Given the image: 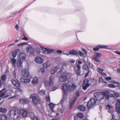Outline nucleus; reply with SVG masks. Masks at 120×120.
I'll use <instances>...</instances> for the list:
<instances>
[{
    "mask_svg": "<svg viewBox=\"0 0 120 120\" xmlns=\"http://www.w3.org/2000/svg\"><path fill=\"white\" fill-rule=\"evenodd\" d=\"M55 87H56L55 86H53L52 87V89L54 91L56 90V89L55 88Z\"/></svg>",
    "mask_w": 120,
    "mask_h": 120,
    "instance_id": "64",
    "label": "nucleus"
},
{
    "mask_svg": "<svg viewBox=\"0 0 120 120\" xmlns=\"http://www.w3.org/2000/svg\"><path fill=\"white\" fill-rule=\"evenodd\" d=\"M25 44V43H20V44H18V46H22V45Z\"/></svg>",
    "mask_w": 120,
    "mask_h": 120,
    "instance_id": "60",
    "label": "nucleus"
},
{
    "mask_svg": "<svg viewBox=\"0 0 120 120\" xmlns=\"http://www.w3.org/2000/svg\"><path fill=\"white\" fill-rule=\"evenodd\" d=\"M108 86L109 87L115 88L116 87V86L112 84H109L108 85Z\"/></svg>",
    "mask_w": 120,
    "mask_h": 120,
    "instance_id": "42",
    "label": "nucleus"
},
{
    "mask_svg": "<svg viewBox=\"0 0 120 120\" xmlns=\"http://www.w3.org/2000/svg\"><path fill=\"white\" fill-rule=\"evenodd\" d=\"M82 50L84 52V53L85 54H87V52L85 50V49H83Z\"/></svg>",
    "mask_w": 120,
    "mask_h": 120,
    "instance_id": "63",
    "label": "nucleus"
},
{
    "mask_svg": "<svg viewBox=\"0 0 120 120\" xmlns=\"http://www.w3.org/2000/svg\"><path fill=\"white\" fill-rule=\"evenodd\" d=\"M27 51L29 52L32 53L34 51V48L31 47H28L27 48Z\"/></svg>",
    "mask_w": 120,
    "mask_h": 120,
    "instance_id": "28",
    "label": "nucleus"
},
{
    "mask_svg": "<svg viewBox=\"0 0 120 120\" xmlns=\"http://www.w3.org/2000/svg\"><path fill=\"white\" fill-rule=\"evenodd\" d=\"M30 98L32 99L33 102L36 105H37L38 104L40 103L41 102L40 99L36 94H31L30 97Z\"/></svg>",
    "mask_w": 120,
    "mask_h": 120,
    "instance_id": "3",
    "label": "nucleus"
},
{
    "mask_svg": "<svg viewBox=\"0 0 120 120\" xmlns=\"http://www.w3.org/2000/svg\"><path fill=\"white\" fill-rule=\"evenodd\" d=\"M89 80L87 79H85L83 81L82 84V86L84 90H86L87 88L90 85V84L89 83Z\"/></svg>",
    "mask_w": 120,
    "mask_h": 120,
    "instance_id": "5",
    "label": "nucleus"
},
{
    "mask_svg": "<svg viewBox=\"0 0 120 120\" xmlns=\"http://www.w3.org/2000/svg\"><path fill=\"white\" fill-rule=\"evenodd\" d=\"M0 120H7V116L4 114H0Z\"/></svg>",
    "mask_w": 120,
    "mask_h": 120,
    "instance_id": "23",
    "label": "nucleus"
},
{
    "mask_svg": "<svg viewBox=\"0 0 120 120\" xmlns=\"http://www.w3.org/2000/svg\"><path fill=\"white\" fill-rule=\"evenodd\" d=\"M11 81L12 83L15 86L19 88L20 87V83L18 80L17 79H13Z\"/></svg>",
    "mask_w": 120,
    "mask_h": 120,
    "instance_id": "10",
    "label": "nucleus"
},
{
    "mask_svg": "<svg viewBox=\"0 0 120 120\" xmlns=\"http://www.w3.org/2000/svg\"><path fill=\"white\" fill-rule=\"evenodd\" d=\"M82 64V62L80 60H79L78 61V64H79V65H80V64Z\"/></svg>",
    "mask_w": 120,
    "mask_h": 120,
    "instance_id": "62",
    "label": "nucleus"
},
{
    "mask_svg": "<svg viewBox=\"0 0 120 120\" xmlns=\"http://www.w3.org/2000/svg\"><path fill=\"white\" fill-rule=\"evenodd\" d=\"M95 98L98 101H100L103 99V95L101 92H96L94 94Z\"/></svg>",
    "mask_w": 120,
    "mask_h": 120,
    "instance_id": "7",
    "label": "nucleus"
},
{
    "mask_svg": "<svg viewBox=\"0 0 120 120\" xmlns=\"http://www.w3.org/2000/svg\"><path fill=\"white\" fill-rule=\"evenodd\" d=\"M117 72L118 73H120V68H119L117 69Z\"/></svg>",
    "mask_w": 120,
    "mask_h": 120,
    "instance_id": "61",
    "label": "nucleus"
},
{
    "mask_svg": "<svg viewBox=\"0 0 120 120\" xmlns=\"http://www.w3.org/2000/svg\"><path fill=\"white\" fill-rule=\"evenodd\" d=\"M10 113L11 117L14 119H17L20 116L19 110L17 109L11 110Z\"/></svg>",
    "mask_w": 120,
    "mask_h": 120,
    "instance_id": "2",
    "label": "nucleus"
},
{
    "mask_svg": "<svg viewBox=\"0 0 120 120\" xmlns=\"http://www.w3.org/2000/svg\"><path fill=\"white\" fill-rule=\"evenodd\" d=\"M76 66L77 68L76 71V74L78 76L80 75V73L81 72V71L80 70L81 67L80 66V65H79L78 64H77L76 65Z\"/></svg>",
    "mask_w": 120,
    "mask_h": 120,
    "instance_id": "16",
    "label": "nucleus"
},
{
    "mask_svg": "<svg viewBox=\"0 0 120 120\" xmlns=\"http://www.w3.org/2000/svg\"><path fill=\"white\" fill-rule=\"evenodd\" d=\"M38 82V78L36 77H34L32 81V83L34 84H37Z\"/></svg>",
    "mask_w": 120,
    "mask_h": 120,
    "instance_id": "26",
    "label": "nucleus"
},
{
    "mask_svg": "<svg viewBox=\"0 0 120 120\" xmlns=\"http://www.w3.org/2000/svg\"><path fill=\"white\" fill-rule=\"evenodd\" d=\"M11 61L14 64H15L16 63V60L15 59L12 58Z\"/></svg>",
    "mask_w": 120,
    "mask_h": 120,
    "instance_id": "46",
    "label": "nucleus"
},
{
    "mask_svg": "<svg viewBox=\"0 0 120 120\" xmlns=\"http://www.w3.org/2000/svg\"><path fill=\"white\" fill-rule=\"evenodd\" d=\"M49 106L50 108V109L53 112L54 111L53 108L55 107V105L52 103H51L49 104Z\"/></svg>",
    "mask_w": 120,
    "mask_h": 120,
    "instance_id": "29",
    "label": "nucleus"
},
{
    "mask_svg": "<svg viewBox=\"0 0 120 120\" xmlns=\"http://www.w3.org/2000/svg\"><path fill=\"white\" fill-rule=\"evenodd\" d=\"M20 51L19 49H17L13 51L12 53V56L13 58H15L17 53V52H19Z\"/></svg>",
    "mask_w": 120,
    "mask_h": 120,
    "instance_id": "22",
    "label": "nucleus"
},
{
    "mask_svg": "<svg viewBox=\"0 0 120 120\" xmlns=\"http://www.w3.org/2000/svg\"><path fill=\"white\" fill-rule=\"evenodd\" d=\"M88 64L89 65V66L90 67L92 68H93V64L90 63V62H89L88 63Z\"/></svg>",
    "mask_w": 120,
    "mask_h": 120,
    "instance_id": "52",
    "label": "nucleus"
},
{
    "mask_svg": "<svg viewBox=\"0 0 120 120\" xmlns=\"http://www.w3.org/2000/svg\"><path fill=\"white\" fill-rule=\"evenodd\" d=\"M78 109L81 111H84L86 110L85 107L83 105H79L78 107Z\"/></svg>",
    "mask_w": 120,
    "mask_h": 120,
    "instance_id": "27",
    "label": "nucleus"
},
{
    "mask_svg": "<svg viewBox=\"0 0 120 120\" xmlns=\"http://www.w3.org/2000/svg\"><path fill=\"white\" fill-rule=\"evenodd\" d=\"M75 99L74 98L70 100V104H73V103L75 101Z\"/></svg>",
    "mask_w": 120,
    "mask_h": 120,
    "instance_id": "43",
    "label": "nucleus"
},
{
    "mask_svg": "<svg viewBox=\"0 0 120 120\" xmlns=\"http://www.w3.org/2000/svg\"><path fill=\"white\" fill-rule=\"evenodd\" d=\"M19 102L22 104H25L29 102V101L26 99H22L19 100Z\"/></svg>",
    "mask_w": 120,
    "mask_h": 120,
    "instance_id": "19",
    "label": "nucleus"
},
{
    "mask_svg": "<svg viewBox=\"0 0 120 120\" xmlns=\"http://www.w3.org/2000/svg\"><path fill=\"white\" fill-rule=\"evenodd\" d=\"M67 77L66 75H63L59 78L60 80L62 82H65L67 80Z\"/></svg>",
    "mask_w": 120,
    "mask_h": 120,
    "instance_id": "18",
    "label": "nucleus"
},
{
    "mask_svg": "<svg viewBox=\"0 0 120 120\" xmlns=\"http://www.w3.org/2000/svg\"><path fill=\"white\" fill-rule=\"evenodd\" d=\"M58 69L59 68L57 66L53 67L51 71V74L52 75L54 74L57 71Z\"/></svg>",
    "mask_w": 120,
    "mask_h": 120,
    "instance_id": "20",
    "label": "nucleus"
},
{
    "mask_svg": "<svg viewBox=\"0 0 120 120\" xmlns=\"http://www.w3.org/2000/svg\"><path fill=\"white\" fill-rule=\"evenodd\" d=\"M115 109L118 113H120V99H118L116 101Z\"/></svg>",
    "mask_w": 120,
    "mask_h": 120,
    "instance_id": "9",
    "label": "nucleus"
},
{
    "mask_svg": "<svg viewBox=\"0 0 120 120\" xmlns=\"http://www.w3.org/2000/svg\"><path fill=\"white\" fill-rule=\"evenodd\" d=\"M114 95L116 97H119V94L117 93H114Z\"/></svg>",
    "mask_w": 120,
    "mask_h": 120,
    "instance_id": "59",
    "label": "nucleus"
},
{
    "mask_svg": "<svg viewBox=\"0 0 120 120\" xmlns=\"http://www.w3.org/2000/svg\"><path fill=\"white\" fill-rule=\"evenodd\" d=\"M101 74V76L102 77H105L106 76H107L106 74L104 73H102Z\"/></svg>",
    "mask_w": 120,
    "mask_h": 120,
    "instance_id": "47",
    "label": "nucleus"
},
{
    "mask_svg": "<svg viewBox=\"0 0 120 120\" xmlns=\"http://www.w3.org/2000/svg\"><path fill=\"white\" fill-rule=\"evenodd\" d=\"M39 46L42 48V49L43 51V49H44L45 50L44 51V52L45 54H49L52 53L53 51V50L52 49H50L48 48H44L40 46Z\"/></svg>",
    "mask_w": 120,
    "mask_h": 120,
    "instance_id": "12",
    "label": "nucleus"
},
{
    "mask_svg": "<svg viewBox=\"0 0 120 120\" xmlns=\"http://www.w3.org/2000/svg\"><path fill=\"white\" fill-rule=\"evenodd\" d=\"M90 72V70H88V72L87 73H86V74L85 75L84 77L85 78L89 74V72Z\"/></svg>",
    "mask_w": 120,
    "mask_h": 120,
    "instance_id": "51",
    "label": "nucleus"
},
{
    "mask_svg": "<svg viewBox=\"0 0 120 120\" xmlns=\"http://www.w3.org/2000/svg\"><path fill=\"white\" fill-rule=\"evenodd\" d=\"M44 84L46 86H49L50 85L52 86L53 84V82L52 78L50 77L49 78V82L47 80H45L44 81Z\"/></svg>",
    "mask_w": 120,
    "mask_h": 120,
    "instance_id": "13",
    "label": "nucleus"
},
{
    "mask_svg": "<svg viewBox=\"0 0 120 120\" xmlns=\"http://www.w3.org/2000/svg\"><path fill=\"white\" fill-rule=\"evenodd\" d=\"M20 79L21 82L24 83H28L30 81V80L29 79H24L22 78H21Z\"/></svg>",
    "mask_w": 120,
    "mask_h": 120,
    "instance_id": "21",
    "label": "nucleus"
},
{
    "mask_svg": "<svg viewBox=\"0 0 120 120\" xmlns=\"http://www.w3.org/2000/svg\"><path fill=\"white\" fill-rule=\"evenodd\" d=\"M105 79L107 81H108L109 80H111V77H105Z\"/></svg>",
    "mask_w": 120,
    "mask_h": 120,
    "instance_id": "48",
    "label": "nucleus"
},
{
    "mask_svg": "<svg viewBox=\"0 0 120 120\" xmlns=\"http://www.w3.org/2000/svg\"><path fill=\"white\" fill-rule=\"evenodd\" d=\"M5 88H4L2 90H0V98H1L3 97L5 95V93L4 92H3L1 93V92L3 91L4 90H5Z\"/></svg>",
    "mask_w": 120,
    "mask_h": 120,
    "instance_id": "33",
    "label": "nucleus"
},
{
    "mask_svg": "<svg viewBox=\"0 0 120 120\" xmlns=\"http://www.w3.org/2000/svg\"><path fill=\"white\" fill-rule=\"evenodd\" d=\"M102 93L103 95V97L105 96L106 100H108L110 97V94L109 91L105 90V91L102 92Z\"/></svg>",
    "mask_w": 120,
    "mask_h": 120,
    "instance_id": "11",
    "label": "nucleus"
},
{
    "mask_svg": "<svg viewBox=\"0 0 120 120\" xmlns=\"http://www.w3.org/2000/svg\"><path fill=\"white\" fill-rule=\"evenodd\" d=\"M70 54L78 56L79 55L80 56H82L84 55V54L81 51H78L74 50H73L72 51L69 52Z\"/></svg>",
    "mask_w": 120,
    "mask_h": 120,
    "instance_id": "6",
    "label": "nucleus"
},
{
    "mask_svg": "<svg viewBox=\"0 0 120 120\" xmlns=\"http://www.w3.org/2000/svg\"><path fill=\"white\" fill-rule=\"evenodd\" d=\"M62 52V51L60 50H59L56 51V52L57 53H61Z\"/></svg>",
    "mask_w": 120,
    "mask_h": 120,
    "instance_id": "53",
    "label": "nucleus"
},
{
    "mask_svg": "<svg viewBox=\"0 0 120 120\" xmlns=\"http://www.w3.org/2000/svg\"><path fill=\"white\" fill-rule=\"evenodd\" d=\"M22 63L21 62V60H18L17 62V64L19 67H21V65H22Z\"/></svg>",
    "mask_w": 120,
    "mask_h": 120,
    "instance_id": "38",
    "label": "nucleus"
},
{
    "mask_svg": "<svg viewBox=\"0 0 120 120\" xmlns=\"http://www.w3.org/2000/svg\"><path fill=\"white\" fill-rule=\"evenodd\" d=\"M7 79L6 76L4 74L2 75L1 76V81H3L4 82H6Z\"/></svg>",
    "mask_w": 120,
    "mask_h": 120,
    "instance_id": "30",
    "label": "nucleus"
},
{
    "mask_svg": "<svg viewBox=\"0 0 120 120\" xmlns=\"http://www.w3.org/2000/svg\"><path fill=\"white\" fill-rule=\"evenodd\" d=\"M21 73L22 76L24 78H28L30 76L29 71L26 69L22 70L21 71Z\"/></svg>",
    "mask_w": 120,
    "mask_h": 120,
    "instance_id": "8",
    "label": "nucleus"
},
{
    "mask_svg": "<svg viewBox=\"0 0 120 120\" xmlns=\"http://www.w3.org/2000/svg\"><path fill=\"white\" fill-rule=\"evenodd\" d=\"M26 56V55L23 53H20L19 55V57L21 60H25Z\"/></svg>",
    "mask_w": 120,
    "mask_h": 120,
    "instance_id": "24",
    "label": "nucleus"
},
{
    "mask_svg": "<svg viewBox=\"0 0 120 120\" xmlns=\"http://www.w3.org/2000/svg\"><path fill=\"white\" fill-rule=\"evenodd\" d=\"M35 60L36 62L37 63H41L43 62L42 59L39 57L37 56L36 57Z\"/></svg>",
    "mask_w": 120,
    "mask_h": 120,
    "instance_id": "17",
    "label": "nucleus"
},
{
    "mask_svg": "<svg viewBox=\"0 0 120 120\" xmlns=\"http://www.w3.org/2000/svg\"><path fill=\"white\" fill-rule=\"evenodd\" d=\"M18 91L20 92H21L22 91V90H21L20 89H17V90H16L15 92V94H16L18 93ZM19 96V95L18 94H15V97H17Z\"/></svg>",
    "mask_w": 120,
    "mask_h": 120,
    "instance_id": "32",
    "label": "nucleus"
},
{
    "mask_svg": "<svg viewBox=\"0 0 120 120\" xmlns=\"http://www.w3.org/2000/svg\"><path fill=\"white\" fill-rule=\"evenodd\" d=\"M99 81L100 82L102 83H106V82H105L104 81V80L101 77H100L99 79Z\"/></svg>",
    "mask_w": 120,
    "mask_h": 120,
    "instance_id": "40",
    "label": "nucleus"
},
{
    "mask_svg": "<svg viewBox=\"0 0 120 120\" xmlns=\"http://www.w3.org/2000/svg\"><path fill=\"white\" fill-rule=\"evenodd\" d=\"M13 76L15 78H16V73H15V71L13 72Z\"/></svg>",
    "mask_w": 120,
    "mask_h": 120,
    "instance_id": "56",
    "label": "nucleus"
},
{
    "mask_svg": "<svg viewBox=\"0 0 120 120\" xmlns=\"http://www.w3.org/2000/svg\"><path fill=\"white\" fill-rule=\"evenodd\" d=\"M97 70L98 72L100 74H101L102 72L103 71V70L102 69L100 68H98L97 69Z\"/></svg>",
    "mask_w": 120,
    "mask_h": 120,
    "instance_id": "39",
    "label": "nucleus"
},
{
    "mask_svg": "<svg viewBox=\"0 0 120 120\" xmlns=\"http://www.w3.org/2000/svg\"><path fill=\"white\" fill-rule=\"evenodd\" d=\"M93 59L96 62L98 63H99L100 62V60L98 58H96L95 57H94Z\"/></svg>",
    "mask_w": 120,
    "mask_h": 120,
    "instance_id": "45",
    "label": "nucleus"
},
{
    "mask_svg": "<svg viewBox=\"0 0 120 120\" xmlns=\"http://www.w3.org/2000/svg\"><path fill=\"white\" fill-rule=\"evenodd\" d=\"M31 114L33 115V116L32 117L31 116L30 117L31 118L33 117V120H39V119L38 117L34 116L33 113H32Z\"/></svg>",
    "mask_w": 120,
    "mask_h": 120,
    "instance_id": "34",
    "label": "nucleus"
},
{
    "mask_svg": "<svg viewBox=\"0 0 120 120\" xmlns=\"http://www.w3.org/2000/svg\"><path fill=\"white\" fill-rule=\"evenodd\" d=\"M49 66V65H48L47 63H44L43 64V67L45 68H47Z\"/></svg>",
    "mask_w": 120,
    "mask_h": 120,
    "instance_id": "41",
    "label": "nucleus"
},
{
    "mask_svg": "<svg viewBox=\"0 0 120 120\" xmlns=\"http://www.w3.org/2000/svg\"><path fill=\"white\" fill-rule=\"evenodd\" d=\"M70 61L71 63H74L75 62V60L73 59H71Z\"/></svg>",
    "mask_w": 120,
    "mask_h": 120,
    "instance_id": "58",
    "label": "nucleus"
},
{
    "mask_svg": "<svg viewBox=\"0 0 120 120\" xmlns=\"http://www.w3.org/2000/svg\"><path fill=\"white\" fill-rule=\"evenodd\" d=\"M107 48V46L106 45H99L98 47H95L93 48V50L94 51H97L99 50V48L106 49Z\"/></svg>",
    "mask_w": 120,
    "mask_h": 120,
    "instance_id": "15",
    "label": "nucleus"
},
{
    "mask_svg": "<svg viewBox=\"0 0 120 120\" xmlns=\"http://www.w3.org/2000/svg\"><path fill=\"white\" fill-rule=\"evenodd\" d=\"M96 54L94 56V57L98 58L100 57L101 56V54L99 52H96Z\"/></svg>",
    "mask_w": 120,
    "mask_h": 120,
    "instance_id": "35",
    "label": "nucleus"
},
{
    "mask_svg": "<svg viewBox=\"0 0 120 120\" xmlns=\"http://www.w3.org/2000/svg\"><path fill=\"white\" fill-rule=\"evenodd\" d=\"M41 71L43 73H44L45 72V69L44 68H41Z\"/></svg>",
    "mask_w": 120,
    "mask_h": 120,
    "instance_id": "54",
    "label": "nucleus"
},
{
    "mask_svg": "<svg viewBox=\"0 0 120 120\" xmlns=\"http://www.w3.org/2000/svg\"><path fill=\"white\" fill-rule=\"evenodd\" d=\"M75 94L76 97H79V91H77L75 93Z\"/></svg>",
    "mask_w": 120,
    "mask_h": 120,
    "instance_id": "50",
    "label": "nucleus"
},
{
    "mask_svg": "<svg viewBox=\"0 0 120 120\" xmlns=\"http://www.w3.org/2000/svg\"><path fill=\"white\" fill-rule=\"evenodd\" d=\"M39 93L41 95H44L45 94V90H41L39 91Z\"/></svg>",
    "mask_w": 120,
    "mask_h": 120,
    "instance_id": "36",
    "label": "nucleus"
},
{
    "mask_svg": "<svg viewBox=\"0 0 120 120\" xmlns=\"http://www.w3.org/2000/svg\"><path fill=\"white\" fill-rule=\"evenodd\" d=\"M23 35L24 36V37L23 38H22V39L25 41H28V38L27 37H25V35L24 34H23Z\"/></svg>",
    "mask_w": 120,
    "mask_h": 120,
    "instance_id": "49",
    "label": "nucleus"
},
{
    "mask_svg": "<svg viewBox=\"0 0 120 120\" xmlns=\"http://www.w3.org/2000/svg\"><path fill=\"white\" fill-rule=\"evenodd\" d=\"M76 86L74 83H72L71 86L67 83L63 84L62 86V88L64 93L66 94L68 91L74 90L76 88Z\"/></svg>",
    "mask_w": 120,
    "mask_h": 120,
    "instance_id": "1",
    "label": "nucleus"
},
{
    "mask_svg": "<svg viewBox=\"0 0 120 120\" xmlns=\"http://www.w3.org/2000/svg\"><path fill=\"white\" fill-rule=\"evenodd\" d=\"M96 102V100L94 98H91L87 102L86 107L89 109H91L95 105Z\"/></svg>",
    "mask_w": 120,
    "mask_h": 120,
    "instance_id": "4",
    "label": "nucleus"
},
{
    "mask_svg": "<svg viewBox=\"0 0 120 120\" xmlns=\"http://www.w3.org/2000/svg\"><path fill=\"white\" fill-rule=\"evenodd\" d=\"M107 107L109 108V109L112 108L113 107L109 105L108 104L107 105Z\"/></svg>",
    "mask_w": 120,
    "mask_h": 120,
    "instance_id": "55",
    "label": "nucleus"
},
{
    "mask_svg": "<svg viewBox=\"0 0 120 120\" xmlns=\"http://www.w3.org/2000/svg\"><path fill=\"white\" fill-rule=\"evenodd\" d=\"M20 114H21L23 117H25L27 115L28 112L26 109H21L19 110Z\"/></svg>",
    "mask_w": 120,
    "mask_h": 120,
    "instance_id": "14",
    "label": "nucleus"
},
{
    "mask_svg": "<svg viewBox=\"0 0 120 120\" xmlns=\"http://www.w3.org/2000/svg\"><path fill=\"white\" fill-rule=\"evenodd\" d=\"M46 100L47 102H50V97L49 96H48L46 97Z\"/></svg>",
    "mask_w": 120,
    "mask_h": 120,
    "instance_id": "44",
    "label": "nucleus"
},
{
    "mask_svg": "<svg viewBox=\"0 0 120 120\" xmlns=\"http://www.w3.org/2000/svg\"><path fill=\"white\" fill-rule=\"evenodd\" d=\"M77 115L78 117L80 118H82L83 117V114L81 113H78Z\"/></svg>",
    "mask_w": 120,
    "mask_h": 120,
    "instance_id": "37",
    "label": "nucleus"
},
{
    "mask_svg": "<svg viewBox=\"0 0 120 120\" xmlns=\"http://www.w3.org/2000/svg\"><path fill=\"white\" fill-rule=\"evenodd\" d=\"M78 116H75L74 117V120H77L78 119Z\"/></svg>",
    "mask_w": 120,
    "mask_h": 120,
    "instance_id": "57",
    "label": "nucleus"
},
{
    "mask_svg": "<svg viewBox=\"0 0 120 120\" xmlns=\"http://www.w3.org/2000/svg\"><path fill=\"white\" fill-rule=\"evenodd\" d=\"M7 111V109L5 108H0V112L3 113H5Z\"/></svg>",
    "mask_w": 120,
    "mask_h": 120,
    "instance_id": "31",
    "label": "nucleus"
},
{
    "mask_svg": "<svg viewBox=\"0 0 120 120\" xmlns=\"http://www.w3.org/2000/svg\"><path fill=\"white\" fill-rule=\"evenodd\" d=\"M82 68L83 70L86 71L90 70H89V67L86 64H83L82 66Z\"/></svg>",
    "mask_w": 120,
    "mask_h": 120,
    "instance_id": "25",
    "label": "nucleus"
}]
</instances>
